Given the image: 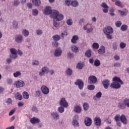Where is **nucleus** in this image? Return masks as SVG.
Segmentation results:
<instances>
[{
  "label": "nucleus",
  "instance_id": "nucleus-2",
  "mask_svg": "<svg viewBox=\"0 0 129 129\" xmlns=\"http://www.w3.org/2000/svg\"><path fill=\"white\" fill-rule=\"evenodd\" d=\"M103 33L107 35V39H109V40H111V39H112V35H110V34L113 33V29L112 27L108 26L104 28Z\"/></svg>",
  "mask_w": 129,
  "mask_h": 129
},
{
  "label": "nucleus",
  "instance_id": "nucleus-15",
  "mask_svg": "<svg viewBox=\"0 0 129 129\" xmlns=\"http://www.w3.org/2000/svg\"><path fill=\"white\" fill-rule=\"evenodd\" d=\"M85 124L86 126H90L92 124V119L89 117H86L85 119Z\"/></svg>",
  "mask_w": 129,
  "mask_h": 129
},
{
  "label": "nucleus",
  "instance_id": "nucleus-3",
  "mask_svg": "<svg viewBox=\"0 0 129 129\" xmlns=\"http://www.w3.org/2000/svg\"><path fill=\"white\" fill-rule=\"evenodd\" d=\"M10 57L12 59H17L18 58V51L15 48H11L10 49Z\"/></svg>",
  "mask_w": 129,
  "mask_h": 129
},
{
  "label": "nucleus",
  "instance_id": "nucleus-5",
  "mask_svg": "<svg viewBox=\"0 0 129 129\" xmlns=\"http://www.w3.org/2000/svg\"><path fill=\"white\" fill-rule=\"evenodd\" d=\"M49 68L47 67H43L41 68V71L39 72V75L40 77H42L46 74V73H48Z\"/></svg>",
  "mask_w": 129,
  "mask_h": 129
},
{
  "label": "nucleus",
  "instance_id": "nucleus-24",
  "mask_svg": "<svg viewBox=\"0 0 129 129\" xmlns=\"http://www.w3.org/2000/svg\"><path fill=\"white\" fill-rule=\"evenodd\" d=\"M120 121L123 123V124H127V121L126 120V117L124 115H121L120 117Z\"/></svg>",
  "mask_w": 129,
  "mask_h": 129
},
{
  "label": "nucleus",
  "instance_id": "nucleus-42",
  "mask_svg": "<svg viewBox=\"0 0 129 129\" xmlns=\"http://www.w3.org/2000/svg\"><path fill=\"white\" fill-rule=\"evenodd\" d=\"M23 96L24 99H29V93H28V92H24L23 93Z\"/></svg>",
  "mask_w": 129,
  "mask_h": 129
},
{
  "label": "nucleus",
  "instance_id": "nucleus-48",
  "mask_svg": "<svg viewBox=\"0 0 129 129\" xmlns=\"http://www.w3.org/2000/svg\"><path fill=\"white\" fill-rule=\"evenodd\" d=\"M12 25L14 29H18L19 26L18 25V22L17 21H13Z\"/></svg>",
  "mask_w": 129,
  "mask_h": 129
},
{
  "label": "nucleus",
  "instance_id": "nucleus-60",
  "mask_svg": "<svg viewBox=\"0 0 129 129\" xmlns=\"http://www.w3.org/2000/svg\"><path fill=\"white\" fill-rule=\"evenodd\" d=\"M68 35V33L66 31H64L63 32L61 33L60 36L62 38H64V37H66Z\"/></svg>",
  "mask_w": 129,
  "mask_h": 129
},
{
  "label": "nucleus",
  "instance_id": "nucleus-53",
  "mask_svg": "<svg viewBox=\"0 0 129 129\" xmlns=\"http://www.w3.org/2000/svg\"><path fill=\"white\" fill-rule=\"evenodd\" d=\"M13 62V58L10 57L6 59V63L7 64H11Z\"/></svg>",
  "mask_w": 129,
  "mask_h": 129
},
{
  "label": "nucleus",
  "instance_id": "nucleus-39",
  "mask_svg": "<svg viewBox=\"0 0 129 129\" xmlns=\"http://www.w3.org/2000/svg\"><path fill=\"white\" fill-rule=\"evenodd\" d=\"M84 107V110L87 111L88 109H89V105L87 103H84L83 105Z\"/></svg>",
  "mask_w": 129,
  "mask_h": 129
},
{
  "label": "nucleus",
  "instance_id": "nucleus-52",
  "mask_svg": "<svg viewBox=\"0 0 129 129\" xmlns=\"http://www.w3.org/2000/svg\"><path fill=\"white\" fill-rule=\"evenodd\" d=\"M118 13L121 15V16H126V14H127V12H123L122 11L118 10Z\"/></svg>",
  "mask_w": 129,
  "mask_h": 129
},
{
  "label": "nucleus",
  "instance_id": "nucleus-20",
  "mask_svg": "<svg viewBox=\"0 0 129 129\" xmlns=\"http://www.w3.org/2000/svg\"><path fill=\"white\" fill-rule=\"evenodd\" d=\"M64 19V15L61 13H58L57 16L54 18V20H56L57 22H60V21L63 20Z\"/></svg>",
  "mask_w": 129,
  "mask_h": 129
},
{
  "label": "nucleus",
  "instance_id": "nucleus-61",
  "mask_svg": "<svg viewBox=\"0 0 129 129\" xmlns=\"http://www.w3.org/2000/svg\"><path fill=\"white\" fill-rule=\"evenodd\" d=\"M53 26L56 28V29H58L59 28V23H58V22L54 21L53 22Z\"/></svg>",
  "mask_w": 129,
  "mask_h": 129
},
{
  "label": "nucleus",
  "instance_id": "nucleus-13",
  "mask_svg": "<svg viewBox=\"0 0 129 129\" xmlns=\"http://www.w3.org/2000/svg\"><path fill=\"white\" fill-rule=\"evenodd\" d=\"M78 41H79V36L77 35H73L71 40V42L72 44H77Z\"/></svg>",
  "mask_w": 129,
  "mask_h": 129
},
{
  "label": "nucleus",
  "instance_id": "nucleus-1",
  "mask_svg": "<svg viewBox=\"0 0 129 129\" xmlns=\"http://www.w3.org/2000/svg\"><path fill=\"white\" fill-rule=\"evenodd\" d=\"M114 82L111 83L110 85V87L111 88H115V89H118L120 88V84H123V82L121 81L120 78L115 77L113 78Z\"/></svg>",
  "mask_w": 129,
  "mask_h": 129
},
{
  "label": "nucleus",
  "instance_id": "nucleus-41",
  "mask_svg": "<svg viewBox=\"0 0 129 129\" xmlns=\"http://www.w3.org/2000/svg\"><path fill=\"white\" fill-rule=\"evenodd\" d=\"M115 5L116 6H117V7H119V8H123V6H122V4L121 3V2H120V1L117 0L115 2Z\"/></svg>",
  "mask_w": 129,
  "mask_h": 129
},
{
  "label": "nucleus",
  "instance_id": "nucleus-28",
  "mask_svg": "<svg viewBox=\"0 0 129 129\" xmlns=\"http://www.w3.org/2000/svg\"><path fill=\"white\" fill-rule=\"evenodd\" d=\"M72 51L74 52V53H78V52H79V47L76 45H73L72 46Z\"/></svg>",
  "mask_w": 129,
  "mask_h": 129
},
{
  "label": "nucleus",
  "instance_id": "nucleus-22",
  "mask_svg": "<svg viewBox=\"0 0 129 129\" xmlns=\"http://www.w3.org/2000/svg\"><path fill=\"white\" fill-rule=\"evenodd\" d=\"M30 122H31L33 124L39 123V122H40V119L36 117L31 118L30 119Z\"/></svg>",
  "mask_w": 129,
  "mask_h": 129
},
{
  "label": "nucleus",
  "instance_id": "nucleus-62",
  "mask_svg": "<svg viewBox=\"0 0 129 129\" xmlns=\"http://www.w3.org/2000/svg\"><path fill=\"white\" fill-rule=\"evenodd\" d=\"M7 82L8 84H12L13 83V79L11 78H8L7 80Z\"/></svg>",
  "mask_w": 129,
  "mask_h": 129
},
{
  "label": "nucleus",
  "instance_id": "nucleus-57",
  "mask_svg": "<svg viewBox=\"0 0 129 129\" xmlns=\"http://www.w3.org/2000/svg\"><path fill=\"white\" fill-rule=\"evenodd\" d=\"M113 50H117V43L114 42L112 44Z\"/></svg>",
  "mask_w": 129,
  "mask_h": 129
},
{
  "label": "nucleus",
  "instance_id": "nucleus-10",
  "mask_svg": "<svg viewBox=\"0 0 129 129\" xmlns=\"http://www.w3.org/2000/svg\"><path fill=\"white\" fill-rule=\"evenodd\" d=\"M59 105L60 106H62V107H64L66 108V107H68V102H67V101L65 99V98H62L59 102Z\"/></svg>",
  "mask_w": 129,
  "mask_h": 129
},
{
  "label": "nucleus",
  "instance_id": "nucleus-64",
  "mask_svg": "<svg viewBox=\"0 0 129 129\" xmlns=\"http://www.w3.org/2000/svg\"><path fill=\"white\" fill-rule=\"evenodd\" d=\"M114 67H120L121 66V64L119 62H115L114 63Z\"/></svg>",
  "mask_w": 129,
  "mask_h": 129
},
{
  "label": "nucleus",
  "instance_id": "nucleus-44",
  "mask_svg": "<svg viewBox=\"0 0 129 129\" xmlns=\"http://www.w3.org/2000/svg\"><path fill=\"white\" fill-rule=\"evenodd\" d=\"M41 95V91L39 90H36L34 93V96L35 97H39Z\"/></svg>",
  "mask_w": 129,
  "mask_h": 129
},
{
  "label": "nucleus",
  "instance_id": "nucleus-19",
  "mask_svg": "<svg viewBox=\"0 0 129 129\" xmlns=\"http://www.w3.org/2000/svg\"><path fill=\"white\" fill-rule=\"evenodd\" d=\"M59 12L57 10H52L50 13V17L55 20V18L58 16Z\"/></svg>",
  "mask_w": 129,
  "mask_h": 129
},
{
  "label": "nucleus",
  "instance_id": "nucleus-16",
  "mask_svg": "<svg viewBox=\"0 0 129 129\" xmlns=\"http://www.w3.org/2000/svg\"><path fill=\"white\" fill-rule=\"evenodd\" d=\"M52 8L50 6H47L46 7L43 11V14L44 15H50L52 13Z\"/></svg>",
  "mask_w": 129,
  "mask_h": 129
},
{
  "label": "nucleus",
  "instance_id": "nucleus-14",
  "mask_svg": "<svg viewBox=\"0 0 129 129\" xmlns=\"http://www.w3.org/2000/svg\"><path fill=\"white\" fill-rule=\"evenodd\" d=\"M94 124L96 126H100L101 125V119L99 117H96L94 118Z\"/></svg>",
  "mask_w": 129,
  "mask_h": 129
},
{
  "label": "nucleus",
  "instance_id": "nucleus-21",
  "mask_svg": "<svg viewBox=\"0 0 129 129\" xmlns=\"http://www.w3.org/2000/svg\"><path fill=\"white\" fill-rule=\"evenodd\" d=\"M102 96V93H101V92H99L96 94L95 96H93V99H94L95 101H97V100H98V98H100Z\"/></svg>",
  "mask_w": 129,
  "mask_h": 129
},
{
  "label": "nucleus",
  "instance_id": "nucleus-47",
  "mask_svg": "<svg viewBox=\"0 0 129 129\" xmlns=\"http://www.w3.org/2000/svg\"><path fill=\"white\" fill-rule=\"evenodd\" d=\"M124 103L125 104V106L129 108V99L125 98L124 100Z\"/></svg>",
  "mask_w": 129,
  "mask_h": 129
},
{
  "label": "nucleus",
  "instance_id": "nucleus-40",
  "mask_svg": "<svg viewBox=\"0 0 129 129\" xmlns=\"http://www.w3.org/2000/svg\"><path fill=\"white\" fill-rule=\"evenodd\" d=\"M127 25H122L120 27V30L122 31L123 32H124L127 30Z\"/></svg>",
  "mask_w": 129,
  "mask_h": 129
},
{
  "label": "nucleus",
  "instance_id": "nucleus-31",
  "mask_svg": "<svg viewBox=\"0 0 129 129\" xmlns=\"http://www.w3.org/2000/svg\"><path fill=\"white\" fill-rule=\"evenodd\" d=\"M118 106L121 109H124L125 108V105L124 104V102H121L118 103Z\"/></svg>",
  "mask_w": 129,
  "mask_h": 129
},
{
  "label": "nucleus",
  "instance_id": "nucleus-45",
  "mask_svg": "<svg viewBox=\"0 0 129 129\" xmlns=\"http://www.w3.org/2000/svg\"><path fill=\"white\" fill-rule=\"evenodd\" d=\"M78 5H79V4L78 3V2H77V1H74L71 3V5L73 7H78Z\"/></svg>",
  "mask_w": 129,
  "mask_h": 129
},
{
  "label": "nucleus",
  "instance_id": "nucleus-43",
  "mask_svg": "<svg viewBox=\"0 0 129 129\" xmlns=\"http://www.w3.org/2000/svg\"><path fill=\"white\" fill-rule=\"evenodd\" d=\"M32 15L33 16H36L39 15V11L37 9H33L32 10Z\"/></svg>",
  "mask_w": 129,
  "mask_h": 129
},
{
  "label": "nucleus",
  "instance_id": "nucleus-35",
  "mask_svg": "<svg viewBox=\"0 0 129 129\" xmlns=\"http://www.w3.org/2000/svg\"><path fill=\"white\" fill-rule=\"evenodd\" d=\"M91 50L89 49L88 50L86 53H85V55L86 56V57H87L88 58H90V57L91 56Z\"/></svg>",
  "mask_w": 129,
  "mask_h": 129
},
{
  "label": "nucleus",
  "instance_id": "nucleus-54",
  "mask_svg": "<svg viewBox=\"0 0 129 129\" xmlns=\"http://www.w3.org/2000/svg\"><path fill=\"white\" fill-rule=\"evenodd\" d=\"M71 0H66L65 1V5L69 7L71 5Z\"/></svg>",
  "mask_w": 129,
  "mask_h": 129
},
{
  "label": "nucleus",
  "instance_id": "nucleus-59",
  "mask_svg": "<svg viewBox=\"0 0 129 129\" xmlns=\"http://www.w3.org/2000/svg\"><path fill=\"white\" fill-rule=\"evenodd\" d=\"M52 46L53 47H55V48H57V47L59 46V43H58V42L55 41L52 42Z\"/></svg>",
  "mask_w": 129,
  "mask_h": 129
},
{
  "label": "nucleus",
  "instance_id": "nucleus-29",
  "mask_svg": "<svg viewBox=\"0 0 129 129\" xmlns=\"http://www.w3.org/2000/svg\"><path fill=\"white\" fill-rule=\"evenodd\" d=\"M22 34L25 37H29L30 35V32L27 29H23L22 31Z\"/></svg>",
  "mask_w": 129,
  "mask_h": 129
},
{
  "label": "nucleus",
  "instance_id": "nucleus-34",
  "mask_svg": "<svg viewBox=\"0 0 129 129\" xmlns=\"http://www.w3.org/2000/svg\"><path fill=\"white\" fill-rule=\"evenodd\" d=\"M92 47L93 49H96L97 50V49H99V44L96 42H94L93 43Z\"/></svg>",
  "mask_w": 129,
  "mask_h": 129
},
{
  "label": "nucleus",
  "instance_id": "nucleus-4",
  "mask_svg": "<svg viewBox=\"0 0 129 129\" xmlns=\"http://www.w3.org/2000/svg\"><path fill=\"white\" fill-rule=\"evenodd\" d=\"M15 41L17 44H22L24 42V36L22 34H18L15 37Z\"/></svg>",
  "mask_w": 129,
  "mask_h": 129
},
{
  "label": "nucleus",
  "instance_id": "nucleus-49",
  "mask_svg": "<svg viewBox=\"0 0 129 129\" xmlns=\"http://www.w3.org/2000/svg\"><path fill=\"white\" fill-rule=\"evenodd\" d=\"M94 65L96 66V67H98V66H100V61L98 59H96L94 61Z\"/></svg>",
  "mask_w": 129,
  "mask_h": 129
},
{
  "label": "nucleus",
  "instance_id": "nucleus-17",
  "mask_svg": "<svg viewBox=\"0 0 129 129\" xmlns=\"http://www.w3.org/2000/svg\"><path fill=\"white\" fill-rule=\"evenodd\" d=\"M88 81L90 82V84L96 83L97 81V78L94 76H91L88 78Z\"/></svg>",
  "mask_w": 129,
  "mask_h": 129
},
{
  "label": "nucleus",
  "instance_id": "nucleus-7",
  "mask_svg": "<svg viewBox=\"0 0 129 129\" xmlns=\"http://www.w3.org/2000/svg\"><path fill=\"white\" fill-rule=\"evenodd\" d=\"M15 86H16L17 88H20L21 87H24L25 85V82L22 80H18L15 82L14 83Z\"/></svg>",
  "mask_w": 129,
  "mask_h": 129
},
{
  "label": "nucleus",
  "instance_id": "nucleus-58",
  "mask_svg": "<svg viewBox=\"0 0 129 129\" xmlns=\"http://www.w3.org/2000/svg\"><path fill=\"white\" fill-rule=\"evenodd\" d=\"M20 4H21V2H20V1L19 0H15L14 2V6H19V5H20Z\"/></svg>",
  "mask_w": 129,
  "mask_h": 129
},
{
  "label": "nucleus",
  "instance_id": "nucleus-26",
  "mask_svg": "<svg viewBox=\"0 0 129 129\" xmlns=\"http://www.w3.org/2000/svg\"><path fill=\"white\" fill-rule=\"evenodd\" d=\"M31 2L35 7H40L41 6V0H31Z\"/></svg>",
  "mask_w": 129,
  "mask_h": 129
},
{
  "label": "nucleus",
  "instance_id": "nucleus-51",
  "mask_svg": "<svg viewBox=\"0 0 129 129\" xmlns=\"http://www.w3.org/2000/svg\"><path fill=\"white\" fill-rule=\"evenodd\" d=\"M115 25L117 28H119V27L122 25V23H121V21H116L115 23Z\"/></svg>",
  "mask_w": 129,
  "mask_h": 129
},
{
  "label": "nucleus",
  "instance_id": "nucleus-38",
  "mask_svg": "<svg viewBox=\"0 0 129 129\" xmlns=\"http://www.w3.org/2000/svg\"><path fill=\"white\" fill-rule=\"evenodd\" d=\"M66 73L69 76H71V75H72V73H73V72L71 69L68 68L66 71Z\"/></svg>",
  "mask_w": 129,
  "mask_h": 129
},
{
  "label": "nucleus",
  "instance_id": "nucleus-11",
  "mask_svg": "<svg viewBox=\"0 0 129 129\" xmlns=\"http://www.w3.org/2000/svg\"><path fill=\"white\" fill-rule=\"evenodd\" d=\"M51 117L53 120H58L60 118V115L57 112H52L50 114Z\"/></svg>",
  "mask_w": 129,
  "mask_h": 129
},
{
  "label": "nucleus",
  "instance_id": "nucleus-6",
  "mask_svg": "<svg viewBox=\"0 0 129 129\" xmlns=\"http://www.w3.org/2000/svg\"><path fill=\"white\" fill-rule=\"evenodd\" d=\"M79 118V116H78V115H75L73 117L72 124L76 127H78V126H79V122H78Z\"/></svg>",
  "mask_w": 129,
  "mask_h": 129
},
{
  "label": "nucleus",
  "instance_id": "nucleus-37",
  "mask_svg": "<svg viewBox=\"0 0 129 129\" xmlns=\"http://www.w3.org/2000/svg\"><path fill=\"white\" fill-rule=\"evenodd\" d=\"M76 67H77V69L81 70V69H82V68H83V67H84V64H83V63L79 62L77 64Z\"/></svg>",
  "mask_w": 129,
  "mask_h": 129
},
{
  "label": "nucleus",
  "instance_id": "nucleus-36",
  "mask_svg": "<svg viewBox=\"0 0 129 129\" xmlns=\"http://www.w3.org/2000/svg\"><path fill=\"white\" fill-rule=\"evenodd\" d=\"M40 62L39 61L35 59L32 60V65H33V66H38Z\"/></svg>",
  "mask_w": 129,
  "mask_h": 129
},
{
  "label": "nucleus",
  "instance_id": "nucleus-18",
  "mask_svg": "<svg viewBox=\"0 0 129 129\" xmlns=\"http://www.w3.org/2000/svg\"><path fill=\"white\" fill-rule=\"evenodd\" d=\"M105 47L103 45H101L99 49L98 50V54L99 55H103L105 53Z\"/></svg>",
  "mask_w": 129,
  "mask_h": 129
},
{
  "label": "nucleus",
  "instance_id": "nucleus-23",
  "mask_svg": "<svg viewBox=\"0 0 129 129\" xmlns=\"http://www.w3.org/2000/svg\"><path fill=\"white\" fill-rule=\"evenodd\" d=\"M104 88H105V89H107L108 88V86H109V80H105L102 82Z\"/></svg>",
  "mask_w": 129,
  "mask_h": 129
},
{
  "label": "nucleus",
  "instance_id": "nucleus-63",
  "mask_svg": "<svg viewBox=\"0 0 129 129\" xmlns=\"http://www.w3.org/2000/svg\"><path fill=\"white\" fill-rule=\"evenodd\" d=\"M114 119L116 121H119V119H120V116H119V115H116L114 117Z\"/></svg>",
  "mask_w": 129,
  "mask_h": 129
},
{
  "label": "nucleus",
  "instance_id": "nucleus-55",
  "mask_svg": "<svg viewBox=\"0 0 129 129\" xmlns=\"http://www.w3.org/2000/svg\"><path fill=\"white\" fill-rule=\"evenodd\" d=\"M94 88H95V86L93 85H90L88 86V89H89V90H93Z\"/></svg>",
  "mask_w": 129,
  "mask_h": 129
},
{
  "label": "nucleus",
  "instance_id": "nucleus-46",
  "mask_svg": "<svg viewBox=\"0 0 129 129\" xmlns=\"http://www.w3.org/2000/svg\"><path fill=\"white\" fill-rule=\"evenodd\" d=\"M65 109H64V107L60 106L58 108V111L60 113H63V112L64 111Z\"/></svg>",
  "mask_w": 129,
  "mask_h": 129
},
{
  "label": "nucleus",
  "instance_id": "nucleus-56",
  "mask_svg": "<svg viewBox=\"0 0 129 129\" xmlns=\"http://www.w3.org/2000/svg\"><path fill=\"white\" fill-rule=\"evenodd\" d=\"M126 46V44L125 43L121 42L120 43V48H121V49H124Z\"/></svg>",
  "mask_w": 129,
  "mask_h": 129
},
{
  "label": "nucleus",
  "instance_id": "nucleus-33",
  "mask_svg": "<svg viewBox=\"0 0 129 129\" xmlns=\"http://www.w3.org/2000/svg\"><path fill=\"white\" fill-rule=\"evenodd\" d=\"M35 32L37 36H42L43 35V30L40 29H36Z\"/></svg>",
  "mask_w": 129,
  "mask_h": 129
},
{
  "label": "nucleus",
  "instance_id": "nucleus-27",
  "mask_svg": "<svg viewBox=\"0 0 129 129\" xmlns=\"http://www.w3.org/2000/svg\"><path fill=\"white\" fill-rule=\"evenodd\" d=\"M13 76L15 78H18V77H21V76H22V72L20 71H17L13 73Z\"/></svg>",
  "mask_w": 129,
  "mask_h": 129
},
{
  "label": "nucleus",
  "instance_id": "nucleus-32",
  "mask_svg": "<svg viewBox=\"0 0 129 129\" xmlns=\"http://www.w3.org/2000/svg\"><path fill=\"white\" fill-rule=\"evenodd\" d=\"M15 98L18 99V100H22L23 99V96L19 92H17L15 94Z\"/></svg>",
  "mask_w": 129,
  "mask_h": 129
},
{
  "label": "nucleus",
  "instance_id": "nucleus-50",
  "mask_svg": "<svg viewBox=\"0 0 129 129\" xmlns=\"http://www.w3.org/2000/svg\"><path fill=\"white\" fill-rule=\"evenodd\" d=\"M67 24L68 26H72L73 24V21L71 19H69L67 21Z\"/></svg>",
  "mask_w": 129,
  "mask_h": 129
},
{
  "label": "nucleus",
  "instance_id": "nucleus-9",
  "mask_svg": "<svg viewBox=\"0 0 129 129\" xmlns=\"http://www.w3.org/2000/svg\"><path fill=\"white\" fill-rule=\"evenodd\" d=\"M41 90L43 93L45 95H47V94H49V92H50V89L47 86L43 85L41 87Z\"/></svg>",
  "mask_w": 129,
  "mask_h": 129
},
{
  "label": "nucleus",
  "instance_id": "nucleus-30",
  "mask_svg": "<svg viewBox=\"0 0 129 129\" xmlns=\"http://www.w3.org/2000/svg\"><path fill=\"white\" fill-rule=\"evenodd\" d=\"M52 39L54 41H55L56 42L58 41H60V40H61V36L57 34L53 35L52 36Z\"/></svg>",
  "mask_w": 129,
  "mask_h": 129
},
{
  "label": "nucleus",
  "instance_id": "nucleus-25",
  "mask_svg": "<svg viewBox=\"0 0 129 129\" xmlns=\"http://www.w3.org/2000/svg\"><path fill=\"white\" fill-rule=\"evenodd\" d=\"M81 107L78 105L75 106L74 109V112H76V113H80L81 112Z\"/></svg>",
  "mask_w": 129,
  "mask_h": 129
},
{
  "label": "nucleus",
  "instance_id": "nucleus-12",
  "mask_svg": "<svg viewBox=\"0 0 129 129\" xmlns=\"http://www.w3.org/2000/svg\"><path fill=\"white\" fill-rule=\"evenodd\" d=\"M76 85H78L80 89H82L84 86V83L82 80H78L75 83Z\"/></svg>",
  "mask_w": 129,
  "mask_h": 129
},
{
  "label": "nucleus",
  "instance_id": "nucleus-8",
  "mask_svg": "<svg viewBox=\"0 0 129 129\" xmlns=\"http://www.w3.org/2000/svg\"><path fill=\"white\" fill-rule=\"evenodd\" d=\"M62 49L60 47L56 48L54 52L55 57H60L62 55Z\"/></svg>",
  "mask_w": 129,
  "mask_h": 129
}]
</instances>
